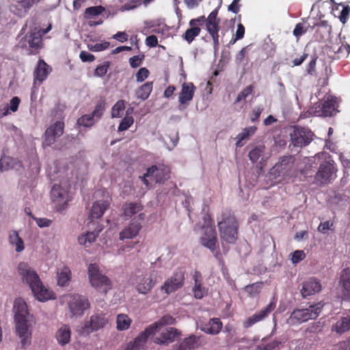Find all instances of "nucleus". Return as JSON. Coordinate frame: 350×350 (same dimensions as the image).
<instances>
[{
  "label": "nucleus",
  "mask_w": 350,
  "mask_h": 350,
  "mask_svg": "<svg viewBox=\"0 0 350 350\" xmlns=\"http://www.w3.org/2000/svg\"><path fill=\"white\" fill-rule=\"evenodd\" d=\"M16 335L21 338V348L26 349L31 343L32 329L36 323L35 316L29 312L25 300L18 297L13 305Z\"/></svg>",
  "instance_id": "1"
},
{
  "label": "nucleus",
  "mask_w": 350,
  "mask_h": 350,
  "mask_svg": "<svg viewBox=\"0 0 350 350\" xmlns=\"http://www.w3.org/2000/svg\"><path fill=\"white\" fill-rule=\"evenodd\" d=\"M17 272L22 282L29 286L34 297L38 301L45 302L56 299L55 293L43 285L39 275L27 262H20L17 266Z\"/></svg>",
  "instance_id": "2"
},
{
  "label": "nucleus",
  "mask_w": 350,
  "mask_h": 350,
  "mask_svg": "<svg viewBox=\"0 0 350 350\" xmlns=\"http://www.w3.org/2000/svg\"><path fill=\"white\" fill-rule=\"evenodd\" d=\"M176 319L170 314L163 315L157 321L147 326L133 340L126 344L124 350H146L148 338L158 332L162 327L174 325Z\"/></svg>",
  "instance_id": "3"
},
{
  "label": "nucleus",
  "mask_w": 350,
  "mask_h": 350,
  "mask_svg": "<svg viewBox=\"0 0 350 350\" xmlns=\"http://www.w3.org/2000/svg\"><path fill=\"white\" fill-rule=\"evenodd\" d=\"M217 226L220 239L229 244H234L239 237V225L231 209L225 208L218 219Z\"/></svg>",
  "instance_id": "4"
},
{
  "label": "nucleus",
  "mask_w": 350,
  "mask_h": 350,
  "mask_svg": "<svg viewBox=\"0 0 350 350\" xmlns=\"http://www.w3.org/2000/svg\"><path fill=\"white\" fill-rule=\"evenodd\" d=\"M316 157L319 159L323 158L324 160L320 163L312 183L319 187L332 183L336 178L338 169L336 163L331 155L325 152L318 153Z\"/></svg>",
  "instance_id": "5"
},
{
  "label": "nucleus",
  "mask_w": 350,
  "mask_h": 350,
  "mask_svg": "<svg viewBox=\"0 0 350 350\" xmlns=\"http://www.w3.org/2000/svg\"><path fill=\"white\" fill-rule=\"evenodd\" d=\"M88 275L91 286L98 292L106 295L111 289V280L101 273L96 263H90L88 265Z\"/></svg>",
  "instance_id": "6"
},
{
  "label": "nucleus",
  "mask_w": 350,
  "mask_h": 350,
  "mask_svg": "<svg viewBox=\"0 0 350 350\" xmlns=\"http://www.w3.org/2000/svg\"><path fill=\"white\" fill-rule=\"evenodd\" d=\"M295 159L293 155L283 156L279 159V161L273 166L266 175L268 180L271 183L273 182H279L277 180L280 177H285L291 175V172L294 167Z\"/></svg>",
  "instance_id": "7"
},
{
  "label": "nucleus",
  "mask_w": 350,
  "mask_h": 350,
  "mask_svg": "<svg viewBox=\"0 0 350 350\" xmlns=\"http://www.w3.org/2000/svg\"><path fill=\"white\" fill-rule=\"evenodd\" d=\"M108 323L107 314L103 312H97L92 315L89 321L81 323L77 331L80 336H88L105 327Z\"/></svg>",
  "instance_id": "8"
},
{
  "label": "nucleus",
  "mask_w": 350,
  "mask_h": 350,
  "mask_svg": "<svg viewBox=\"0 0 350 350\" xmlns=\"http://www.w3.org/2000/svg\"><path fill=\"white\" fill-rule=\"evenodd\" d=\"M185 271L182 269H176L171 277L167 278L160 287V291L167 295L180 289L185 284Z\"/></svg>",
  "instance_id": "9"
},
{
  "label": "nucleus",
  "mask_w": 350,
  "mask_h": 350,
  "mask_svg": "<svg viewBox=\"0 0 350 350\" xmlns=\"http://www.w3.org/2000/svg\"><path fill=\"white\" fill-rule=\"evenodd\" d=\"M202 234L200 238V243L210 251L219 247L217 232L215 227L205 226L202 228Z\"/></svg>",
  "instance_id": "10"
},
{
  "label": "nucleus",
  "mask_w": 350,
  "mask_h": 350,
  "mask_svg": "<svg viewBox=\"0 0 350 350\" xmlns=\"http://www.w3.org/2000/svg\"><path fill=\"white\" fill-rule=\"evenodd\" d=\"M68 307L72 316H82L84 311L90 307V303L84 297L75 295L68 303Z\"/></svg>",
  "instance_id": "11"
},
{
  "label": "nucleus",
  "mask_w": 350,
  "mask_h": 350,
  "mask_svg": "<svg viewBox=\"0 0 350 350\" xmlns=\"http://www.w3.org/2000/svg\"><path fill=\"white\" fill-rule=\"evenodd\" d=\"M203 18H192L189 21L188 28L183 35V38L188 44H191L201 32L200 26L203 25Z\"/></svg>",
  "instance_id": "12"
},
{
  "label": "nucleus",
  "mask_w": 350,
  "mask_h": 350,
  "mask_svg": "<svg viewBox=\"0 0 350 350\" xmlns=\"http://www.w3.org/2000/svg\"><path fill=\"white\" fill-rule=\"evenodd\" d=\"M196 88L192 82H185L182 84L181 90L178 95L179 109L187 105L193 99Z\"/></svg>",
  "instance_id": "13"
},
{
  "label": "nucleus",
  "mask_w": 350,
  "mask_h": 350,
  "mask_svg": "<svg viewBox=\"0 0 350 350\" xmlns=\"http://www.w3.org/2000/svg\"><path fill=\"white\" fill-rule=\"evenodd\" d=\"M275 308V302L271 301L265 308L256 312L252 316L248 317L243 323L245 328H248L255 323L265 319L271 311Z\"/></svg>",
  "instance_id": "14"
},
{
  "label": "nucleus",
  "mask_w": 350,
  "mask_h": 350,
  "mask_svg": "<svg viewBox=\"0 0 350 350\" xmlns=\"http://www.w3.org/2000/svg\"><path fill=\"white\" fill-rule=\"evenodd\" d=\"M321 291V284L319 279L310 277L303 282L301 293L304 298L312 295Z\"/></svg>",
  "instance_id": "15"
},
{
  "label": "nucleus",
  "mask_w": 350,
  "mask_h": 350,
  "mask_svg": "<svg viewBox=\"0 0 350 350\" xmlns=\"http://www.w3.org/2000/svg\"><path fill=\"white\" fill-rule=\"evenodd\" d=\"M51 72V68L44 62V59H39L37 66L33 72L34 85H40Z\"/></svg>",
  "instance_id": "16"
},
{
  "label": "nucleus",
  "mask_w": 350,
  "mask_h": 350,
  "mask_svg": "<svg viewBox=\"0 0 350 350\" xmlns=\"http://www.w3.org/2000/svg\"><path fill=\"white\" fill-rule=\"evenodd\" d=\"M23 168L21 161L17 158L3 155L0 159V171L4 172L10 170L20 171Z\"/></svg>",
  "instance_id": "17"
},
{
  "label": "nucleus",
  "mask_w": 350,
  "mask_h": 350,
  "mask_svg": "<svg viewBox=\"0 0 350 350\" xmlns=\"http://www.w3.org/2000/svg\"><path fill=\"white\" fill-rule=\"evenodd\" d=\"M291 139L294 146L304 147L312 140L314 133H290Z\"/></svg>",
  "instance_id": "18"
},
{
  "label": "nucleus",
  "mask_w": 350,
  "mask_h": 350,
  "mask_svg": "<svg viewBox=\"0 0 350 350\" xmlns=\"http://www.w3.org/2000/svg\"><path fill=\"white\" fill-rule=\"evenodd\" d=\"M340 284L342 286V299L350 301V269L345 268L342 270L340 277Z\"/></svg>",
  "instance_id": "19"
},
{
  "label": "nucleus",
  "mask_w": 350,
  "mask_h": 350,
  "mask_svg": "<svg viewBox=\"0 0 350 350\" xmlns=\"http://www.w3.org/2000/svg\"><path fill=\"white\" fill-rule=\"evenodd\" d=\"M318 317V312H310V309H295L291 314V319H295L297 323H301L309 319H315Z\"/></svg>",
  "instance_id": "20"
},
{
  "label": "nucleus",
  "mask_w": 350,
  "mask_h": 350,
  "mask_svg": "<svg viewBox=\"0 0 350 350\" xmlns=\"http://www.w3.org/2000/svg\"><path fill=\"white\" fill-rule=\"evenodd\" d=\"M155 284L156 280H153L152 277H147L146 275L138 277L136 290L140 294L146 295L151 291Z\"/></svg>",
  "instance_id": "21"
},
{
  "label": "nucleus",
  "mask_w": 350,
  "mask_h": 350,
  "mask_svg": "<svg viewBox=\"0 0 350 350\" xmlns=\"http://www.w3.org/2000/svg\"><path fill=\"white\" fill-rule=\"evenodd\" d=\"M110 202L108 200H101L94 202L90 210V217L92 219H98L103 216L105 211L109 208Z\"/></svg>",
  "instance_id": "22"
},
{
  "label": "nucleus",
  "mask_w": 350,
  "mask_h": 350,
  "mask_svg": "<svg viewBox=\"0 0 350 350\" xmlns=\"http://www.w3.org/2000/svg\"><path fill=\"white\" fill-rule=\"evenodd\" d=\"M51 196L53 202H60L63 200V208L68 204V191L59 185H54L51 191Z\"/></svg>",
  "instance_id": "23"
},
{
  "label": "nucleus",
  "mask_w": 350,
  "mask_h": 350,
  "mask_svg": "<svg viewBox=\"0 0 350 350\" xmlns=\"http://www.w3.org/2000/svg\"><path fill=\"white\" fill-rule=\"evenodd\" d=\"M198 338L192 334L172 346L171 350H192L198 347Z\"/></svg>",
  "instance_id": "24"
},
{
  "label": "nucleus",
  "mask_w": 350,
  "mask_h": 350,
  "mask_svg": "<svg viewBox=\"0 0 350 350\" xmlns=\"http://www.w3.org/2000/svg\"><path fill=\"white\" fill-rule=\"evenodd\" d=\"M24 40L25 42L27 41L31 48L40 49L42 41L41 30L34 28L25 36Z\"/></svg>",
  "instance_id": "25"
},
{
  "label": "nucleus",
  "mask_w": 350,
  "mask_h": 350,
  "mask_svg": "<svg viewBox=\"0 0 350 350\" xmlns=\"http://www.w3.org/2000/svg\"><path fill=\"white\" fill-rule=\"evenodd\" d=\"M350 330V310L344 317H340L338 320L332 325V331L342 334Z\"/></svg>",
  "instance_id": "26"
},
{
  "label": "nucleus",
  "mask_w": 350,
  "mask_h": 350,
  "mask_svg": "<svg viewBox=\"0 0 350 350\" xmlns=\"http://www.w3.org/2000/svg\"><path fill=\"white\" fill-rule=\"evenodd\" d=\"M325 49L330 56L337 55V58H340L345 54L348 55L350 52V46L349 45H344L340 42L327 46Z\"/></svg>",
  "instance_id": "27"
},
{
  "label": "nucleus",
  "mask_w": 350,
  "mask_h": 350,
  "mask_svg": "<svg viewBox=\"0 0 350 350\" xmlns=\"http://www.w3.org/2000/svg\"><path fill=\"white\" fill-rule=\"evenodd\" d=\"M315 26L317 27L314 33L315 39L318 42H322L325 40V37L330 34L332 27L326 21H321L320 23L316 24Z\"/></svg>",
  "instance_id": "28"
},
{
  "label": "nucleus",
  "mask_w": 350,
  "mask_h": 350,
  "mask_svg": "<svg viewBox=\"0 0 350 350\" xmlns=\"http://www.w3.org/2000/svg\"><path fill=\"white\" fill-rule=\"evenodd\" d=\"M71 330L68 325H63L55 334L57 342L61 346H65L70 341Z\"/></svg>",
  "instance_id": "29"
},
{
  "label": "nucleus",
  "mask_w": 350,
  "mask_h": 350,
  "mask_svg": "<svg viewBox=\"0 0 350 350\" xmlns=\"http://www.w3.org/2000/svg\"><path fill=\"white\" fill-rule=\"evenodd\" d=\"M141 228L142 226L139 224H131L128 227H126L120 232V240L123 241L124 239L135 237L139 234Z\"/></svg>",
  "instance_id": "30"
},
{
  "label": "nucleus",
  "mask_w": 350,
  "mask_h": 350,
  "mask_svg": "<svg viewBox=\"0 0 350 350\" xmlns=\"http://www.w3.org/2000/svg\"><path fill=\"white\" fill-rule=\"evenodd\" d=\"M222 328V322L218 318L210 319L209 323L201 327V330L211 335L218 334Z\"/></svg>",
  "instance_id": "31"
},
{
  "label": "nucleus",
  "mask_w": 350,
  "mask_h": 350,
  "mask_svg": "<svg viewBox=\"0 0 350 350\" xmlns=\"http://www.w3.org/2000/svg\"><path fill=\"white\" fill-rule=\"evenodd\" d=\"M143 208L144 206L140 202H125L122 206L123 215L126 218H131Z\"/></svg>",
  "instance_id": "32"
},
{
  "label": "nucleus",
  "mask_w": 350,
  "mask_h": 350,
  "mask_svg": "<svg viewBox=\"0 0 350 350\" xmlns=\"http://www.w3.org/2000/svg\"><path fill=\"white\" fill-rule=\"evenodd\" d=\"M159 139L164 143L169 150H171L178 144V133H164L163 135H160Z\"/></svg>",
  "instance_id": "33"
},
{
  "label": "nucleus",
  "mask_w": 350,
  "mask_h": 350,
  "mask_svg": "<svg viewBox=\"0 0 350 350\" xmlns=\"http://www.w3.org/2000/svg\"><path fill=\"white\" fill-rule=\"evenodd\" d=\"M206 29L213 39L214 48L217 49L219 45V31L220 30V23H204Z\"/></svg>",
  "instance_id": "34"
},
{
  "label": "nucleus",
  "mask_w": 350,
  "mask_h": 350,
  "mask_svg": "<svg viewBox=\"0 0 350 350\" xmlns=\"http://www.w3.org/2000/svg\"><path fill=\"white\" fill-rule=\"evenodd\" d=\"M336 110V97H329L323 103L321 111L322 114L325 117L333 116Z\"/></svg>",
  "instance_id": "35"
},
{
  "label": "nucleus",
  "mask_w": 350,
  "mask_h": 350,
  "mask_svg": "<svg viewBox=\"0 0 350 350\" xmlns=\"http://www.w3.org/2000/svg\"><path fill=\"white\" fill-rule=\"evenodd\" d=\"M316 156L313 158H308L307 161L305 162V165L303 169H301L299 172L301 176L304 178H314V169L317 168V163H315Z\"/></svg>",
  "instance_id": "36"
},
{
  "label": "nucleus",
  "mask_w": 350,
  "mask_h": 350,
  "mask_svg": "<svg viewBox=\"0 0 350 350\" xmlns=\"http://www.w3.org/2000/svg\"><path fill=\"white\" fill-rule=\"evenodd\" d=\"M153 89V82L148 81L139 87L135 91L136 97L142 100H146Z\"/></svg>",
  "instance_id": "37"
},
{
  "label": "nucleus",
  "mask_w": 350,
  "mask_h": 350,
  "mask_svg": "<svg viewBox=\"0 0 350 350\" xmlns=\"http://www.w3.org/2000/svg\"><path fill=\"white\" fill-rule=\"evenodd\" d=\"M181 335L180 331L175 327H168L161 334L164 339L165 344L168 345L170 343L175 341L176 338Z\"/></svg>",
  "instance_id": "38"
},
{
  "label": "nucleus",
  "mask_w": 350,
  "mask_h": 350,
  "mask_svg": "<svg viewBox=\"0 0 350 350\" xmlns=\"http://www.w3.org/2000/svg\"><path fill=\"white\" fill-rule=\"evenodd\" d=\"M170 177V170L167 167L163 165L161 167H157V172L154 174V181L156 183L163 184Z\"/></svg>",
  "instance_id": "39"
},
{
  "label": "nucleus",
  "mask_w": 350,
  "mask_h": 350,
  "mask_svg": "<svg viewBox=\"0 0 350 350\" xmlns=\"http://www.w3.org/2000/svg\"><path fill=\"white\" fill-rule=\"evenodd\" d=\"M117 329L119 331L126 330L129 328L132 320L128 315L124 314H120L117 316Z\"/></svg>",
  "instance_id": "40"
},
{
  "label": "nucleus",
  "mask_w": 350,
  "mask_h": 350,
  "mask_svg": "<svg viewBox=\"0 0 350 350\" xmlns=\"http://www.w3.org/2000/svg\"><path fill=\"white\" fill-rule=\"evenodd\" d=\"M266 147L265 145L260 144L258 146H255L248 154V157L252 163H256L259 159V158L262 156Z\"/></svg>",
  "instance_id": "41"
},
{
  "label": "nucleus",
  "mask_w": 350,
  "mask_h": 350,
  "mask_svg": "<svg viewBox=\"0 0 350 350\" xmlns=\"http://www.w3.org/2000/svg\"><path fill=\"white\" fill-rule=\"evenodd\" d=\"M10 241L12 244L16 245L15 250L16 252H21L24 250V241L19 237L17 232L14 231L13 234L10 235Z\"/></svg>",
  "instance_id": "42"
},
{
  "label": "nucleus",
  "mask_w": 350,
  "mask_h": 350,
  "mask_svg": "<svg viewBox=\"0 0 350 350\" xmlns=\"http://www.w3.org/2000/svg\"><path fill=\"white\" fill-rule=\"evenodd\" d=\"M105 11V8L101 5L92 6L85 9L84 16L86 18H90L101 14Z\"/></svg>",
  "instance_id": "43"
},
{
  "label": "nucleus",
  "mask_w": 350,
  "mask_h": 350,
  "mask_svg": "<svg viewBox=\"0 0 350 350\" xmlns=\"http://www.w3.org/2000/svg\"><path fill=\"white\" fill-rule=\"evenodd\" d=\"M106 107L105 100L100 99L96 105L94 111L90 113L95 119H99L103 114Z\"/></svg>",
  "instance_id": "44"
},
{
  "label": "nucleus",
  "mask_w": 350,
  "mask_h": 350,
  "mask_svg": "<svg viewBox=\"0 0 350 350\" xmlns=\"http://www.w3.org/2000/svg\"><path fill=\"white\" fill-rule=\"evenodd\" d=\"M125 109L124 101L123 100H118L111 109V116L113 118H119L123 115Z\"/></svg>",
  "instance_id": "45"
},
{
  "label": "nucleus",
  "mask_w": 350,
  "mask_h": 350,
  "mask_svg": "<svg viewBox=\"0 0 350 350\" xmlns=\"http://www.w3.org/2000/svg\"><path fill=\"white\" fill-rule=\"evenodd\" d=\"M71 280V273L68 271H62L57 274V284L60 286H66L69 284Z\"/></svg>",
  "instance_id": "46"
},
{
  "label": "nucleus",
  "mask_w": 350,
  "mask_h": 350,
  "mask_svg": "<svg viewBox=\"0 0 350 350\" xmlns=\"http://www.w3.org/2000/svg\"><path fill=\"white\" fill-rule=\"evenodd\" d=\"M95 123V118L91 114H86L77 120V124L80 126L90 127Z\"/></svg>",
  "instance_id": "47"
},
{
  "label": "nucleus",
  "mask_w": 350,
  "mask_h": 350,
  "mask_svg": "<svg viewBox=\"0 0 350 350\" xmlns=\"http://www.w3.org/2000/svg\"><path fill=\"white\" fill-rule=\"evenodd\" d=\"M64 133H44L43 144L50 146L54 144L57 139L62 136Z\"/></svg>",
  "instance_id": "48"
},
{
  "label": "nucleus",
  "mask_w": 350,
  "mask_h": 350,
  "mask_svg": "<svg viewBox=\"0 0 350 350\" xmlns=\"http://www.w3.org/2000/svg\"><path fill=\"white\" fill-rule=\"evenodd\" d=\"M218 15V9L216 8L213 10L206 18L204 16H200L198 18H203V25L204 23H221V19L217 17Z\"/></svg>",
  "instance_id": "49"
},
{
  "label": "nucleus",
  "mask_w": 350,
  "mask_h": 350,
  "mask_svg": "<svg viewBox=\"0 0 350 350\" xmlns=\"http://www.w3.org/2000/svg\"><path fill=\"white\" fill-rule=\"evenodd\" d=\"M254 87L252 85L245 87L237 96L235 99L234 103H239L242 100H245L250 94H252Z\"/></svg>",
  "instance_id": "50"
},
{
  "label": "nucleus",
  "mask_w": 350,
  "mask_h": 350,
  "mask_svg": "<svg viewBox=\"0 0 350 350\" xmlns=\"http://www.w3.org/2000/svg\"><path fill=\"white\" fill-rule=\"evenodd\" d=\"M293 265H297L306 258V254L304 250H295L289 255Z\"/></svg>",
  "instance_id": "51"
},
{
  "label": "nucleus",
  "mask_w": 350,
  "mask_h": 350,
  "mask_svg": "<svg viewBox=\"0 0 350 350\" xmlns=\"http://www.w3.org/2000/svg\"><path fill=\"white\" fill-rule=\"evenodd\" d=\"M194 297L197 299H201L204 297V295L207 293V290L202 287L200 282H197L192 289Z\"/></svg>",
  "instance_id": "52"
},
{
  "label": "nucleus",
  "mask_w": 350,
  "mask_h": 350,
  "mask_svg": "<svg viewBox=\"0 0 350 350\" xmlns=\"http://www.w3.org/2000/svg\"><path fill=\"white\" fill-rule=\"evenodd\" d=\"M109 66L110 63L107 61L98 65L94 70V75L99 77H104L107 74Z\"/></svg>",
  "instance_id": "53"
},
{
  "label": "nucleus",
  "mask_w": 350,
  "mask_h": 350,
  "mask_svg": "<svg viewBox=\"0 0 350 350\" xmlns=\"http://www.w3.org/2000/svg\"><path fill=\"white\" fill-rule=\"evenodd\" d=\"M262 283H253L245 286V291L252 296L257 295L260 291Z\"/></svg>",
  "instance_id": "54"
},
{
  "label": "nucleus",
  "mask_w": 350,
  "mask_h": 350,
  "mask_svg": "<svg viewBox=\"0 0 350 350\" xmlns=\"http://www.w3.org/2000/svg\"><path fill=\"white\" fill-rule=\"evenodd\" d=\"M150 75V71L145 67L141 68L137 72L136 81L139 83L144 81Z\"/></svg>",
  "instance_id": "55"
},
{
  "label": "nucleus",
  "mask_w": 350,
  "mask_h": 350,
  "mask_svg": "<svg viewBox=\"0 0 350 350\" xmlns=\"http://www.w3.org/2000/svg\"><path fill=\"white\" fill-rule=\"evenodd\" d=\"M254 133H241L237 137V141L236 142L237 147H242L245 144V141L249 139L250 137L252 136Z\"/></svg>",
  "instance_id": "56"
},
{
  "label": "nucleus",
  "mask_w": 350,
  "mask_h": 350,
  "mask_svg": "<svg viewBox=\"0 0 350 350\" xmlns=\"http://www.w3.org/2000/svg\"><path fill=\"white\" fill-rule=\"evenodd\" d=\"M245 34V27L243 24L239 23L237 25V29L236 31L235 37L232 38L230 43L234 44L237 40L242 39Z\"/></svg>",
  "instance_id": "57"
},
{
  "label": "nucleus",
  "mask_w": 350,
  "mask_h": 350,
  "mask_svg": "<svg viewBox=\"0 0 350 350\" xmlns=\"http://www.w3.org/2000/svg\"><path fill=\"white\" fill-rule=\"evenodd\" d=\"M144 59V55H134L129 58V62L130 66L132 68H136L140 66V65L142 64Z\"/></svg>",
  "instance_id": "58"
},
{
  "label": "nucleus",
  "mask_w": 350,
  "mask_h": 350,
  "mask_svg": "<svg viewBox=\"0 0 350 350\" xmlns=\"http://www.w3.org/2000/svg\"><path fill=\"white\" fill-rule=\"evenodd\" d=\"M133 123L132 117H125L120 122L118 131H124L127 130Z\"/></svg>",
  "instance_id": "59"
},
{
  "label": "nucleus",
  "mask_w": 350,
  "mask_h": 350,
  "mask_svg": "<svg viewBox=\"0 0 350 350\" xmlns=\"http://www.w3.org/2000/svg\"><path fill=\"white\" fill-rule=\"evenodd\" d=\"M142 0H131L128 3L124 4L121 8L120 11H127L136 8L138 5H141Z\"/></svg>",
  "instance_id": "60"
},
{
  "label": "nucleus",
  "mask_w": 350,
  "mask_h": 350,
  "mask_svg": "<svg viewBox=\"0 0 350 350\" xmlns=\"http://www.w3.org/2000/svg\"><path fill=\"white\" fill-rule=\"evenodd\" d=\"M286 342L284 338L282 340H275L272 342L267 343L263 347V350H274L276 348H278L279 346L282 344H284Z\"/></svg>",
  "instance_id": "61"
},
{
  "label": "nucleus",
  "mask_w": 350,
  "mask_h": 350,
  "mask_svg": "<svg viewBox=\"0 0 350 350\" xmlns=\"http://www.w3.org/2000/svg\"><path fill=\"white\" fill-rule=\"evenodd\" d=\"M263 110L264 109L262 107H255L250 114V120L253 122L257 121L259 119Z\"/></svg>",
  "instance_id": "62"
},
{
  "label": "nucleus",
  "mask_w": 350,
  "mask_h": 350,
  "mask_svg": "<svg viewBox=\"0 0 350 350\" xmlns=\"http://www.w3.org/2000/svg\"><path fill=\"white\" fill-rule=\"evenodd\" d=\"M21 103V99L18 96L13 97L8 104V111L10 110L12 112H16Z\"/></svg>",
  "instance_id": "63"
},
{
  "label": "nucleus",
  "mask_w": 350,
  "mask_h": 350,
  "mask_svg": "<svg viewBox=\"0 0 350 350\" xmlns=\"http://www.w3.org/2000/svg\"><path fill=\"white\" fill-rule=\"evenodd\" d=\"M79 57L83 62H92L95 59L94 55L85 51H81Z\"/></svg>",
  "instance_id": "64"
}]
</instances>
